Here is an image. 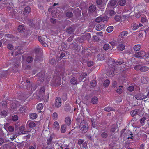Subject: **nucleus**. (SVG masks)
<instances>
[{
    "label": "nucleus",
    "instance_id": "8fccbe9b",
    "mask_svg": "<svg viewBox=\"0 0 149 149\" xmlns=\"http://www.w3.org/2000/svg\"><path fill=\"white\" fill-rule=\"evenodd\" d=\"M141 66L140 65H137L135 66L134 67V69L136 70H139L140 71L141 70Z\"/></svg>",
    "mask_w": 149,
    "mask_h": 149
},
{
    "label": "nucleus",
    "instance_id": "a18cd8bd",
    "mask_svg": "<svg viewBox=\"0 0 149 149\" xmlns=\"http://www.w3.org/2000/svg\"><path fill=\"white\" fill-rule=\"evenodd\" d=\"M146 120V118L143 117L141 118L140 120V123L142 125H144V122Z\"/></svg>",
    "mask_w": 149,
    "mask_h": 149
},
{
    "label": "nucleus",
    "instance_id": "774afa93",
    "mask_svg": "<svg viewBox=\"0 0 149 149\" xmlns=\"http://www.w3.org/2000/svg\"><path fill=\"white\" fill-rule=\"evenodd\" d=\"M117 92L118 93L121 94L122 92V90L120 88H118L117 90Z\"/></svg>",
    "mask_w": 149,
    "mask_h": 149
},
{
    "label": "nucleus",
    "instance_id": "de8ad7c7",
    "mask_svg": "<svg viewBox=\"0 0 149 149\" xmlns=\"http://www.w3.org/2000/svg\"><path fill=\"white\" fill-rule=\"evenodd\" d=\"M102 17H99L96 18L95 19V21L98 23H99L102 21Z\"/></svg>",
    "mask_w": 149,
    "mask_h": 149
},
{
    "label": "nucleus",
    "instance_id": "a878e982",
    "mask_svg": "<svg viewBox=\"0 0 149 149\" xmlns=\"http://www.w3.org/2000/svg\"><path fill=\"white\" fill-rule=\"evenodd\" d=\"M149 69V67L146 66H141L140 71L144 72L148 71Z\"/></svg>",
    "mask_w": 149,
    "mask_h": 149
},
{
    "label": "nucleus",
    "instance_id": "cd10ccee",
    "mask_svg": "<svg viewBox=\"0 0 149 149\" xmlns=\"http://www.w3.org/2000/svg\"><path fill=\"white\" fill-rule=\"evenodd\" d=\"M43 107L44 105L40 103L38 104L37 107V109L38 110H40V111H39V112H41V111H40V110L43 109Z\"/></svg>",
    "mask_w": 149,
    "mask_h": 149
},
{
    "label": "nucleus",
    "instance_id": "ddd939ff",
    "mask_svg": "<svg viewBox=\"0 0 149 149\" xmlns=\"http://www.w3.org/2000/svg\"><path fill=\"white\" fill-rule=\"evenodd\" d=\"M141 81L144 84H146L149 81L148 78L146 76H143L141 78Z\"/></svg>",
    "mask_w": 149,
    "mask_h": 149
},
{
    "label": "nucleus",
    "instance_id": "338daca9",
    "mask_svg": "<svg viewBox=\"0 0 149 149\" xmlns=\"http://www.w3.org/2000/svg\"><path fill=\"white\" fill-rule=\"evenodd\" d=\"M147 20L145 17H142L141 18V21L142 23L146 22Z\"/></svg>",
    "mask_w": 149,
    "mask_h": 149
},
{
    "label": "nucleus",
    "instance_id": "c9c22d12",
    "mask_svg": "<svg viewBox=\"0 0 149 149\" xmlns=\"http://www.w3.org/2000/svg\"><path fill=\"white\" fill-rule=\"evenodd\" d=\"M110 83V81L108 79H106L103 83V85L105 87H107Z\"/></svg>",
    "mask_w": 149,
    "mask_h": 149
},
{
    "label": "nucleus",
    "instance_id": "39448f33",
    "mask_svg": "<svg viewBox=\"0 0 149 149\" xmlns=\"http://www.w3.org/2000/svg\"><path fill=\"white\" fill-rule=\"evenodd\" d=\"M24 52L23 50L21 49V47H15V49H14L12 53V55L14 54L15 56H17L18 54L23 53Z\"/></svg>",
    "mask_w": 149,
    "mask_h": 149
},
{
    "label": "nucleus",
    "instance_id": "393cba45",
    "mask_svg": "<svg viewBox=\"0 0 149 149\" xmlns=\"http://www.w3.org/2000/svg\"><path fill=\"white\" fill-rule=\"evenodd\" d=\"M53 137V135H51L49 138L47 139V143L48 145L51 144Z\"/></svg>",
    "mask_w": 149,
    "mask_h": 149
},
{
    "label": "nucleus",
    "instance_id": "ea45409f",
    "mask_svg": "<svg viewBox=\"0 0 149 149\" xmlns=\"http://www.w3.org/2000/svg\"><path fill=\"white\" fill-rule=\"evenodd\" d=\"M97 58L99 61L102 60L104 59L103 56L101 54L98 55L97 57Z\"/></svg>",
    "mask_w": 149,
    "mask_h": 149
},
{
    "label": "nucleus",
    "instance_id": "20e7f679",
    "mask_svg": "<svg viewBox=\"0 0 149 149\" xmlns=\"http://www.w3.org/2000/svg\"><path fill=\"white\" fill-rule=\"evenodd\" d=\"M88 126L86 121L83 120L80 123V128L82 132L84 133L88 130Z\"/></svg>",
    "mask_w": 149,
    "mask_h": 149
},
{
    "label": "nucleus",
    "instance_id": "4be33fe9",
    "mask_svg": "<svg viewBox=\"0 0 149 149\" xmlns=\"http://www.w3.org/2000/svg\"><path fill=\"white\" fill-rule=\"evenodd\" d=\"M125 46L124 45L122 44H120L117 48L120 51H122L125 49Z\"/></svg>",
    "mask_w": 149,
    "mask_h": 149
},
{
    "label": "nucleus",
    "instance_id": "69168bd1",
    "mask_svg": "<svg viewBox=\"0 0 149 149\" xmlns=\"http://www.w3.org/2000/svg\"><path fill=\"white\" fill-rule=\"evenodd\" d=\"M149 58V55L148 54V53H146L145 52V54L143 55V58Z\"/></svg>",
    "mask_w": 149,
    "mask_h": 149
},
{
    "label": "nucleus",
    "instance_id": "aec40b11",
    "mask_svg": "<svg viewBox=\"0 0 149 149\" xmlns=\"http://www.w3.org/2000/svg\"><path fill=\"white\" fill-rule=\"evenodd\" d=\"M98 99L96 97H93L91 99V102L94 104H96L97 103Z\"/></svg>",
    "mask_w": 149,
    "mask_h": 149
},
{
    "label": "nucleus",
    "instance_id": "4468645a",
    "mask_svg": "<svg viewBox=\"0 0 149 149\" xmlns=\"http://www.w3.org/2000/svg\"><path fill=\"white\" fill-rule=\"evenodd\" d=\"M27 124L29 127L30 128H33L36 126L35 123L32 121H29L27 122Z\"/></svg>",
    "mask_w": 149,
    "mask_h": 149
},
{
    "label": "nucleus",
    "instance_id": "6e6d98bb",
    "mask_svg": "<svg viewBox=\"0 0 149 149\" xmlns=\"http://www.w3.org/2000/svg\"><path fill=\"white\" fill-rule=\"evenodd\" d=\"M115 20L116 21H119L120 19V16L118 15L114 17Z\"/></svg>",
    "mask_w": 149,
    "mask_h": 149
},
{
    "label": "nucleus",
    "instance_id": "bb28decb",
    "mask_svg": "<svg viewBox=\"0 0 149 149\" xmlns=\"http://www.w3.org/2000/svg\"><path fill=\"white\" fill-rule=\"evenodd\" d=\"M30 118L32 119H35L37 117V115L35 113H32L29 115Z\"/></svg>",
    "mask_w": 149,
    "mask_h": 149
},
{
    "label": "nucleus",
    "instance_id": "5fc2aeb1",
    "mask_svg": "<svg viewBox=\"0 0 149 149\" xmlns=\"http://www.w3.org/2000/svg\"><path fill=\"white\" fill-rule=\"evenodd\" d=\"M104 1V0H97L96 3L97 4L100 5Z\"/></svg>",
    "mask_w": 149,
    "mask_h": 149
},
{
    "label": "nucleus",
    "instance_id": "b1692460",
    "mask_svg": "<svg viewBox=\"0 0 149 149\" xmlns=\"http://www.w3.org/2000/svg\"><path fill=\"white\" fill-rule=\"evenodd\" d=\"M71 83L73 85L77 84V79L75 77H73L70 80Z\"/></svg>",
    "mask_w": 149,
    "mask_h": 149
},
{
    "label": "nucleus",
    "instance_id": "4d7b16f0",
    "mask_svg": "<svg viewBox=\"0 0 149 149\" xmlns=\"http://www.w3.org/2000/svg\"><path fill=\"white\" fill-rule=\"evenodd\" d=\"M1 114L3 116L5 117L7 115V113L6 111H3L1 112Z\"/></svg>",
    "mask_w": 149,
    "mask_h": 149
},
{
    "label": "nucleus",
    "instance_id": "603ef678",
    "mask_svg": "<svg viewBox=\"0 0 149 149\" xmlns=\"http://www.w3.org/2000/svg\"><path fill=\"white\" fill-rule=\"evenodd\" d=\"M8 130L10 132H12L14 131V128L13 127L10 126L8 127Z\"/></svg>",
    "mask_w": 149,
    "mask_h": 149
},
{
    "label": "nucleus",
    "instance_id": "bf43d9fd",
    "mask_svg": "<svg viewBox=\"0 0 149 149\" xmlns=\"http://www.w3.org/2000/svg\"><path fill=\"white\" fill-rule=\"evenodd\" d=\"M93 63L92 61H89L88 62L87 65L88 67H91L93 65Z\"/></svg>",
    "mask_w": 149,
    "mask_h": 149
},
{
    "label": "nucleus",
    "instance_id": "72a5a7b5",
    "mask_svg": "<svg viewBox=\"0 0 149 149\" xmlns=\"http://www.w3.org/2000/svg\"><path fill=\"white\" fill-rule=\"evenodd\" d=\"M140 48V45L139 44L135 45L134 47V49L135 51H139Z\"/></svg>",
    "mask_w": 149,
    "mask_h": 149
},
{
    "label": "nucleus",
    "instance_id": "412c9836",
    "mask_svg": "<svg viewBox=\"0 0 149 149\" xmlns=\"http://www.w3.org/2000/svg\"><path fill=\"white\" fill-rule=\"evenodd\" d=\"M104 110L106 111H115V110L112 107H107L104 108Z\"/></svg>",
    "mask_w": 149,
    "mask_h": 149
},
{
    "label": "nucleus",
    "instance_id": "0eeeda50",
    "mask_svg": "<svg viewBox=\"0 0 149 149\" xmlns=\"http://www.w3.org/2000/svg\"><path fill=\"white\" fill-rule=\"evenodd\" d=\"M25 126L22 125L19 127L18 130V134H27L30 132L28 131H25Z\"/></svg>",
    "mask_w": 149,
    "mask_h": 149
},
{
    "label": "nucleus",
    "instance_id": "49530a36",
    "mask_svg": "<svg viewBox=\"0 0 149 149\" xmlns=\"http://www.w3.org/2000/svg\"><path fill=\"white\" fill-rule=\"evenodd\" d=\"M137 110H136L132 111L130 113L131 115L133 117L135 116L137 114Z\"/></svg>",
    "mask_w": 149,
    "mask_h": 149
},
{
    "label": "nucleus",
    "instance_id": "13d9d810",
    "mask_svg": "<svg viewBox=\"0 0 149 149\" xmlns=\"http://www.w3.org/2000/svg\"><path fill=\"white\" fill-rule=\"evenodd\" d=\"M25 109L24 107H21L19 109L20 112L21 113H23L25 112Z\"/></svg>",
    "mask_w": 149,
    "mask_h": 149
},
{
    "label": "nucleus",
    "instance_id": "052dcab7",
    "mask_svg": "<svg viewBox=\"0 0 149 149\" xmlns=\"http://www.w3.org/2000/svg\"><path fill=\"white\" fill-rule=\"evenodd\" d=\"M7 47L9 49H12L13 48V45L9 44L8 45Z\"/></svg>",
    "mask_w": 149,
    "mask_h": 149
},
{
    "label": "nucleus",
    "instance_id": "dca6fc26",
    "mask_svg": "<svg viewBox=\"0 0 149 149\" xmlns=\"http://www.w3.org/2000/svg\"><path fill=\"white\" fill-rule=\"evenodd\" d=\"M117 2L116 0H111L108 4L113 7L117 5Z\"/></svg>",
    "mask_w": 149,
    "mask_h": 149
},
{
    "label": "nucleus",
    "instance_id": "e2e57ef3",
    "mask_svg": "<svg viewBox=\"0 0 149 149\" xmlns=\"http://www.w3.org/2000/svg\"><path fill=\"white\" fill-rule=\"evenodd\" d=\"M134 89V88L133 86H129L128 88V90L130 92L133 91Z\"/></svg>",
    "mask_w": 149,
    "mask_h": 149
},
{
    "label": "nucleus",
    "instance_id": "37998d69",
    "mask_svg": "<svg viewBox=\"0 0 149 149\" xmlns=\"http://www.w3.org/2000/svg\"><path fill=\"white\" fill-rule=\"evenodd\" d=\"M66 16L68 17H72L73 16V13L71 12H68L66 13Z\"/></svg>",
    "mask_w": 149,
    "mask_h": 149
},
{
    "label": "nucleus",
    "instance_id": "2eb2a0df",
    "mask_svg": "<svg viewBox=\"0 0 149 149\" xmlns=\"http://www.w3.org/2000/svg\"><path fill=\"white\" fill-rule=\"evenodd\" d=\"M54 128L56 131H58L60 128V126L58 122L57 121L55 122L53 124Z\"/></svg>",
    "mask_w": 149,
    "mask_h": 149
},
{
    "label": "nucleus",
    "instance_id": "0e129e2a",
    "mask_svg": "<svg viewBox=\"0 0 149 149\" xmlns=\"http://www.w3.org/2000/svg\"><path fill=\"white\" fill-rule=\"evenodd\" d=\"M84 142V141L82 139H79L78 141V144L79 145H80L82 144Z\"/></svg>",
    "mask_w": 149,
    "mask_h": 149
},
{
    "label": "nucleus",
    "instance_id": "5701e85b",
    "mask_svg": "<svg viewBox=\"0 0 149 149\" xmlns=\"http://www.w3.org/2000/svg\"><path fill=\"white\" fill-rule=\"evenodd\" d=\"M9 140L5 139H4L2 138H0V145H1L4 143L8 142Z\"/></svg>",
    "mask_w": 149,
    "mask_h": 149
},
{
    "label": "nucleus",
    "instance_id": "f704fd0d",
    "mask_svg": "<svg viewBox=\"0 0 149 149\" xmlns=\"http://www.w3.org/2000/svg\"><path fill=\"white\" fill-rule=\"evenodd\" d=\"M113 29V27L112 26H110L107 28L106 29L108 33H110Z\"/></svg>",
    "mask_w": 149,
    "mask_h": 149
},
{
    "label": "nucleus",
    "instance_id": "58836bf2",
    "mask_svg": "<svg viewBox=\"0 0 149 149\" xmlns=\"http://www.w3.org/2000/svg\"><path fill=\"white\" fill-rule=\"evenodd\" d=\"M60 80H61V77H58V78L57 80H56V81L55 82V84H57L58 85H59L60 84Z\"/></svg>",
    "mask_w": 149,
    "mask_h": 149
},
{
    "label": "nucleus",
    "instance_id": "f8f14e48",
    "mask_svg": "<svg viewBox=\"0 0 149 149\" xmlns=\"http://www.w3.org/2000/svg\"><path fill=\"white\" fill-rule=\"evenodd\" d=\"M128 33L127 31H123L120 33L119 37L120 38H124V37H125L127 35Z\"/></svg>",
    "mask_w": 149,
    "mask_h": 149
},
{
    "label": "nucleus",
    "instance_id": "c03bdc74",
    "mask_svg": "<svg viewBox=\"0 0 149 149\" xmlns=\"http://www.w3.org/2000/svg\"><path fill=\"white\" fill-rule=\"evenodd\" d=\"M91 85L93 87H95L96 85V81L94 80H92L91 82Z\"/></svg>",
    "mask_w": 149,
    "mask_h": 149
},
{
    "label": "nucleus",
    "instance_id": "6ab92c4d",
    "mask_svg": "<svg viewBox=\"0 0 149 149\" xmlns=\"http://www.w3.org/2000/svg\"><path fill=\"white\" fill-rule=\"evenodd\" d=\"M66 126L65 125L63 124L61 125V131L62 133H64L66 131Z\"/></svg>",
    "mask_w": 149,
    "mask_h": 149
},
{
    "label": "nucleus",
    "instance_id": "f257e3e1",
    "mask_svg": "<svg viewBox=\"0 0 149 149\" xmlns=\"http://www.w3.org/2000/svg\"><path fill=\"white\" fill-rule=\"evenodd\" d=\"M123 63L121 61H112L111 62V64L109 65V70H108L107 73V74L109 76L111 77L114 75L115 71V66L116 65H120Z\"/></svg>",
    "mask_w": 149,
    "mask_h": 149
},
{
    "label": "nucleus",
    "instance_id": "9d476101",
    "mask_svg": "<svg viewBox=\"0 0 149 149\" xmlns=\"http://www.w3.org/2000/svg\"><path fill=\"white\" fill-rule=\"evenodd\" d=\"M145 54V52L144 51H141L140 52H136L134 54V56L136 58L142 57L143 58V55Z\"/></svg>",
    "mask_w": 149,
    "mask_h": 149
},
{
    "label": "nucleus",
    "instance_id": "2f4dec72",
    "mask_svg": "<svg viewBox=\"0 0 149 149\" xmlns=\"http://www.w3.org/2000/svg\"><path fill=\"white\" fill-rule=\"evenodd\" d=\"M101 137L103 138H106L108 136V133L106 132H102L101 134Z\"/></svg>",
    "mask_w": 149,
    "mask_h": 149
},
{
    "label": "nucleus",
    "instance_id": "3c124183",
    "mask_svg": "<svg viewBox=\"0 0 149 149\" xmlns=\"http://www.w3.org/2000/svg\"><path fill=\"white\" fill-rule=\"evenodd\" d=\"M33 61V58L31 56H28L26 59V61L28 62H31Z\"/></svg>",
    "mask_w": 149,
    "mask_h": 149
},
{
    "label": "nucleus",
    "instance_id": "a211bd4d",
    "mask_svg": "<svg viewBox=\"0 0 149 149\" xmlns=\"http://www.w3.org/2000/svg\"><path fill=\"white\" fill-rule=\"evenodd\" d=\"M34 20L33 19L29 20H28V23L30 26L32 27H34L35 28H36L35 27V25L34 24Z\"/></svg>",
    "mask_w": 149,
    "mask_h": 149
},
{
    "label": "nucleus",
    "instance_id": "09e8293b",
    "mask_svg": "<svg viewBox=\"0 0 149 149\" xmlns=\"http://www.w3.org/2000/svg\"><path fill=\"white\" fill-rule=\"evenodd\" d=\"M53 118L54 120H56L58 118V114L56 112H54L53 114Z\"/></svg>",
    "mask_w": 149,
    "mask_h": 149
},
{
    "label": "nucleus",
    "instance_id": "7c9ffc66",
    "mask_svg": "<svg viewBox=\"0 0 149 149\" xmlns=\"http://www.w3.org/2000/svg\"><path fill=\"white\" fill-rule=\"evenodd\" d=\"M126 0H120L119 1V5L122 6L125 5L126 3Z\"/></svg>",
    "mask_w": 149,
    "mask_h": 149
},
{
    "label": "nucleus",
    "instance_id": "79ce46f5",
    "mask_svg": "<svg viewBox=\"0 0 149 149\" xmlns=\"http://www.w3.org/2000/svg\"><path fill=\"white\" fill-rule=\"evenodd\" d=\"M109 45L108 44H105L103 47L104 49L105 50H108L109 49Z\"/></svg>",
    "mask_w": 149,
    "mask_h": 149
},
{
    "label": "nucleus",
    "instance_id": "f03ea898",
    "mask_svg": "<svg viewBox=\"0 0 149 149\" xmlns=\"http://www.w3.org/2000/svg\"><path fill=\"white\" fill-rule=\"evenodd\" d=\"M45 88L44 86L41 87L39 89L38 93V99L40 100H44L45 99L46 100L49 98L48 95H46L45 97Z\"/></svg>",
    "mask_w": 149,
    "mask_h": 149
},
{
    "label": "nucleus",
    "instance_id": "c85d7f7f",
    "mask_svg": "<svg viewBox=\"0 0 149 149\" xmlns=\"http://www.w3.org/2000/svg\"><path fill=\"white\" fill-rule=\"evenodd\" d=\"M65 122L68 125H69L71 123V120L69 117H67L65 119Z\"/></svg>",
    "mask_w": 149,
    "mask_h": 149
},
{
    "label": "nucleus",
    "instance_id": "6e6552de",
    "mask_svg": "<svg viewBox=\"0 0 149 149\" xmlns=\"http://www.w3.org/2000/svg\"><path fill=\"white\" fill-rule=\"evenodd\" d=\"M62 100L59 97H57L55 101V105L56 107L59 108L61 105Z\"/></svg>",
    "mask_w": 149,
    "mask_h": 149
},
{
    "label": "nucleus",
    "instance_id": "473e14b6",
    "mask_svg": "<svg viewBox=\"0 0 149 149\" xmlns=\"http://www.w3.org/2000/svg\"><path fill=\"white\" fill-rule=\"evenodd\" d=\"M109 19V17L107 16H104L103 17H102V21L103 22L105 23Z\"/></svg>",
    "mask_w": 149,
    "mask_h": 149
},
{
    "label": "nucleus",
    "instance_id": "1a4fd4ad",
    "mask_svg": "<svg viewBox=\"0 0 149 149\" xmlns=\"http://www.w3.org/2000/svg\"><path fill=\"white\" fill-rule=\"evenodd\" d=\"M38 40L43 46L45 47L47 46V45L45 43L46 39L44 38L39 36L38 38Z\"/></svg>",
    "mask_w": 149,
    "mask_h": 149
},
{
    "label": "nucleus",
    "instance_id": "7ed1b4c3",
    "mask_svg": "<svg viewBox=\"0 0 149 149\" xmlns=\"http://www.w3.org/2000/svg\"><path fill=\"white\" fill-rule=\"evenodd\" d=\"M146 98H148L149 99L148 100V99L145 101H146L148 102H149V92L147 95H144L143 93H140L136 94L133 97L134 99H136L139 100L144 99Z\"/></svg>",
    "mask_w": 149,
    "mask_h": 149
},
{
    "label": "nucleus",
    "instance_id": "9b49d317",
    "mask_svg": "<svg viewBox=\"0 0 149 149\" xmlns=\"http://www.w3.org/2000/svg\"><path fill=\"white\" fill-rule=\"evenodd\" d=\"M105 27L104 24H100L97 25L96 26V29L97 31H100Z\"/></svg>",
    "mask_w": 149,
    "mask_h": 149
},
{
    "label": "nucleus",
    "instance_id": "f3484780",
    "mask_svg": "<svg viewBox=\"0 0 149 149\" xmlns=\"http://www.w3.org/2000/svg\"><path fill=\"white\" fill-rule=\"evenodd\" d=\"M96 10V7L95 6L92 5L89 8L88 12H93Z\"/></svg>",
    "mask_w": 149,
    "mask_h": 149
},
{
    "label": "nucleus",
    "instance_id": "a19ab883",
    "mask_svg": "<svg viewBox=\"0 0 149 149\" xmlns=\"http://www.w3.org/2000/svg\"><path fill=\"white\" fill-rule=\"evenodd\" d=\"M31 11V8L29 7H27L24 9V12L27 13H29Z\"/></svg>",
    "mask_w": 149,
    "mask_h": 149
},
{
    "label": "nucleus",
    "instance_id": "864d4df0",
    "mask_svg": "<svg viewBox=\"0 0 149 149\" xmlns=\"http://www.w3.org/2000/svg\"><path fill=\"white\" fill-rule=\"evenodd\" d=\"M97 36H93V40H94L95 41H99L100 40V39L99 38V37H98Z\"/></svg>",
    "mask_w": 149,
    "mask_h": 149
},
{
    "label": "nucleus",
    "instance_id": "680f3d73",
    "mask_svg": "<svg viewBox=\"0 0 149 149\" xmlns=\"http://www.w3.org/2000/svg\"><path fill=\"white\" fill-rule=\"evenodd\" d=\"M12 119L14 121H16L18 119V116L17 115H15L12 117Z\"/></svg>",
    "mask_w": 149,
    "mask_h": 149
},
{
    "label": "nucleus",
    "instance_id": "e433bc0d",
    "mask_svg": "<svg viewBox=\"0 0 149 149\" xmlns=\"http://www.w3.org/2000/svg\"><path fill=\"white\" fill-rule=\"evenodd\" d=\"M18 29L19 31L22 32L24 30V27L22 25H19L18 27Z\"/></svg>",
    "mask_w": 149,
    "mask_h": 149
},
{
    "label": "nucleus",
    "instance_id": "4c0bfd02",
    "mask_svg": "<svg viewBox=\"0 0 149 149\" xmlns=\"http://www.w3.org/2000/svg\"><path fill=\"white\" fill-rule=\"evenodd\" d=\"M74 31V29L72 27H70L68 28L67 31V33L70 34L72 33Z\"/></svg>",
    "mask_w": 149,
    "mask_h": 149
},
{
    "label": "nucleus",
    "instance_id": "423d86ee",
    "mask_svg": "<svg viewBox=\"0 0 149 149\" xmlns=\"http://www.w3.org/2000/svg\"><path fill=\"white\" fill-rule=\"evenodd\" d=\"M21 104V102H19L14 101L11 102V107L12 109L15 110L16 108L19 107Z\"/></svg>",
    "mask_w": 149,
    "mask_h": 149
},
{
    "label": "nucleus",
    "instance_id": "c756f323",
    "mask_svg": "<svg viewBox=\"0 0 149 149\" xmlns=\"http://www.w3.org/2000/svg\"><path fill=\"white\" fill-rule=\"evenodd\" d=\"M132 27L133 30H136L138 28L139 26L136 23H134L132 24Z\"/></svg>",
    "mask_w": 149,
    "mask_h": 149
}]
</instances>
